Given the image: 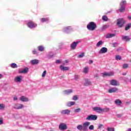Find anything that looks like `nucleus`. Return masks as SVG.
Wrapping results in <instances>:
<instances>
[{
	"label": "nucleus",
	"mask_w": 131,
	"mask_h": 131,
	"mask_svg": "<svg viewBox=\"0 0 131 131\" xmlns=\"http://www.w3.org/2000/svg\"><path fill=\"white\" fill-rule=\"evenodd\" d=\"M110 84H111V85H114V86H118L120 85V83L116 80H112L110 81Z\"/></svg>",
	"instance_id": "obj_10"
},
{
	"label": "nucleus",
	"mask_w": 131,
	"mask_h": 131,
	"mask_svg": "<svg viewBox=\"0 0 131 131\" xmlns=\"http://www.w3.org/2000/svg\"><path fill=\"white\" fill-rule=\"evenodd\" d=\"M107 131H114V128L108 127L107 128Z\"/></svg>",
	"instance_id": "obj_43"
},
{
	"label": "nucleus",
	"mask_w": 131,
	"mask_h": 131,
	"mask_svg": "<svg viewBox=\"0 0 131 131\" xmlns=\"http://www.w3.org/2000/svg\"><path fill=\"white\" fill-rule=\"evenodd\" d=\"M41 52H43V50H34L32 53L33 55H41Z\"/></svg>",
	"instance_id": "obj_12"
},
{
	"label": "nucleus",
	"mask_w": 131,
	"mask_h": 131,
	"mask_svg": "<svg viewBox=\"0 0 131 131\" xmlns=\"http://www.w3.org/2000/svg\"><path fill=\"white\" fill-rule=\"evenodd\" d=\"M55 63H56V64H59V63H61V60L57 59L56 60Z\"/></svg>",
	"instance_id": "obj_51"
},
{
	"label": "nucleus",
	"mask_w": 131,
	"mask_h": 131,
	"mask_svg": "<svg viewBox=\"0 0 131 131\" xmlns=\"http://www.w3.org/2000/svg\"><path fill=\"white\" fill-rule=\"evenodd\" d=\"M46 74H47V71L45 70L43 72L42 77H45V76H46Z\"/></svg>",
	"instance_id": "obj_49"
},
{
	"label": "nucleus",
	"mask_w": 131,
	"mask_h": 131,
	"mask_svg": "<svg viewBox=\"0 0 131 131\" xmlns=\"http://www.w3.org/2000/svg\"><path fill=\"white\" fill-rule=\"evenodd\" d=\"M84 57V52H82L78 56V58H83Z\"/></svg>",
	"instance_id": "obj_39"
},
{
	"label": "nucleus",
	"mask_w": 131,
	"mask_h": 131,
	"mask_svg": "<svg viewBox=\"0 0 131 131\" xmlns=\"http://www.w3.org/2000/svg\"><path fill=\"white\" fill-rule=\"evenodd\" d=\"M94 125H91L90 126H89V129L90 130H93V129H94Z\"/></svg>",
	"instance_id": "obj_47"
},
{
	"label": "nucleus",
	"mask_w": 131,
	"mask_h": 131,
	"mask_svg": "<svg viewBox=\"0 0 131 131\" xmlns=\"http://www.w3.org/2000/svg\"><path fill=\"white\" fill-rule=\"evenodd\" d=\"M14 101H17L18 100V98L17 97H13Z\"/></svg>",
	"instance_id": "obj_56"
},
{
	"label": "nucleus",
	"mask_w": 131,
	"mask_h": 131,
	"mask_svg": "<svg viewBox=\"0 0 131 131\" xmlns=\"http://www.w3.org/2000/svg\"><path fill=\"white\" fill-rule=\"evenodd\" d=\"M28 68H25V69L19 71V73H23V74H26L27 73V72H28Z\"/></svg>",
	"instance_id": "obj_23"
},
{
	"label": "nucleus",
	"mask_w": 131,
	"mask_h": 131,
	"mask_svg": "<svg viewBox=\"0 0 131 131\" xmlns=\"http://www.w3.org/2000/svg\"><path fill=\"white\" fill-rule=\"evenodd\" d=\"M97 119L98 116L97 115H91L86 118V120H97Z\"/></svg>",
	"instance_id": "obj_5"
},
{
	"label": "nucleus",
	"mask_w": 131,
	"mask_h": 131,
	"mask_svg": "<svg viewBox=\"0 0 131 131\" xmlns=\"http://www.w3.org/2000/svg\"><path fill=\"white\" fill-rule=\"evenodd\" d=\"M130 26H131L130 23L126 25L125 26V30H126V31L128 30V29H129V28H130Z\"/></svg>",
	"instance_id": "obj_32"
},
{
	"label": "nucleus",
	"mask_w": 131,
	"mask_h": 131,
	"mask_svg": "<svg viewBox=\"0 0 131 131\" xmlns=\"http://www.w3.org/2000/svg\"><path fill=\"white\" fill-rule=\"evenodd\" d=\"M27 26L29 28L32 29L33 28H35V27L37 26V25L33 23L32 21H30L27 23Z\"/></svg>",
	"instance_id": "obj_4"
},
{
	"label": "nucleus",
	"mask_w": 131,
	"mask_h": 131,
	"mask_svg": "<svg viewBox=\"0 0 131 131\" xmlns=\"http://www.w3.org/2000/svg\"><path fill=\"white\" fill-rule=\"evenodd\" d=\"M94 76H95V77H97V78H99L100 77V76H99V74H96L94 75Z\"/></svg>",
	"instance_id": "obj_54"
},
{
	"label": "nucleus",
	"mask_w": 131,
	"mask_h": 131,
	"mask_svg": "<svg viewBox=\"0 0 131 131\" xmlns=\"http://www.w3.org/2000/svg\"><path fill=\"white\" fill-rule=\"evenodd\" d=\"M131 38L128 36H122V40H125V41H129Z\"/></svg>",
	"instance_id": "obj_18"
},
{
	"label": "nucleus",
	"mask_w": 131,
	"mask_h": 131,
	"mask_svg": "<svg viewBox=\"0 0 131 131\" xmlns=\"http://www.w3.org/2000/svg\"><path fill=\"white\" fill-rule=\"evenodd\" d=\"M124 24H125V20L123 18H119L117 19V25H118L119 27H122Z\"/></svg>",
	"instance_id": "obj_3"
},
{
	"label": "nucleus",
	"mask_w": 131,
	"mask_h": 131,
	"mask_svg": "<svg viewBox=\"0 0 131 131\" xmlns=\"http://www.w3.org/2000/svg\"><path fill=\"white\" fill-rule=\"evenodd\" d=\"M54 53H53L52 52L50 53L49 55H48V57L51 59V58H53V57H54Z\"/></svg>",
	"instance_id": "obj_42"
},
{
	"label": "nucleus",
	"mask_w": 131,
	"mask_h": 131,
	"mask_svg": "<svg viewBox=\"0 0 131 131\" xmlns=\"http://www.w3.org/2000/svg\"><path fill=\"white\" fill-rule=\"evenodd\" d=\"M93 60H89V64H93Z\"/></svg>",
	"instance_id": "obj_57"
},
{
	"label": "nucleus",
	"mask_w": 131,
	"mask_h": 131,
	"mask_svg": "<svg viewBox=\"0 0 131 131\" xmlns=\"http://www.w3.org/2000/svg\"><path fill=\"white\" fill-rule=\"evenodd\" d=\"M77 128L79 130H82V128H83V126H82V125H78L77 126Z\"/></svg>",
	"instance_id": "obj_36"
},
{
	"label": "nucleus",
	"mask_w": 131,
	"mask_h": 131,
	"mask_svg": "<svg viewBox=\"0 0 131 131\" xmlns=\"http://www.w3.org/2000/svg\"><path fill=\"white\" fill-rule=\"evenodd\" d=\"M110 110V109L109 108H102L101 113H103V112H109Z\"/></svg>",
	"instance_id": "obj_31"
},
{
	"label": "nucleus",
	"mask_w": 131,
	"mask_h": 131,
	"mask_svg": "<svg viewBox=\"0 0 131 131\" xmlns=\"http://www.w3.org/2000/svg\"><path fill=\"white\" fill-rule=\"evenodd\" d=\"M60 69H61V70H62L63 71L69 70V68L67 67H64V66H62V65L60 66Z\"/></svg>",
	"instance_id": "obj_27"
},
{
	"label": "nucleus",
	"mask_w": 131,
	"mask_h": 131,
	"mask_svg": "<svg viewBox=\"0 0 131 131\" xmlns=\"http://www.w3.org/2000/svg\"><path fill=\"white\" fill-rule=\"evenodd\" d=\"M5 109V104L0 103V110H3Z\"/></svg>",
	"instance_id": "obj_40"
},
{
	"label": "nucleus",
	"mask_w": 131,
	"mask_h": 131,
	"mask_svg": "<svg viewBox=\"0 0 131 131\" xmlns=\"http://www.w3.org/2000/svg\"><path fill=\"white\" fill-rule=\"evenodd\" d=\"M122 75H126V73H123L122 74Z\"/></svg>",
	"instance_id": "obj_62"
},
{
	"label": "nucleus",
	"mask_w": 131,
	"mask_h": 131,
	"mask_svg": "<svg viewBox=\"0 0 131 131\" xmlns=\"http://www.w3.org/2000/svg\"><path fill=\"white\" fill-rule=\"evenodd\" d=\"M101 50H107V48L105 47H103Z\"/></svg>",
	"instance_id": "obj_58"
},
{
	"label": "nucleus",
	"mask_w": 131,
	"mask_h": 131,
	"mask_svg": "<svg viewBox=\"0 0 131 131\" xmlns=\"http://www.w3.org/2000/svg\"><path fill=\"white\" fill-rule=\"evenodd\" d=\"M107 28H109V25H105L102 27V30L107 29Z\"/></svg>",
	"instance_id": "obj_38"
},
{
	"label": "nucleus",
	"mask_w": 131,
	"mask_h": 131,
	"mask_svg": "<svg viewBox=\"0 0 131 131\" xmlns=\"http://www.w3.org/2000/svg\"><path fill=\"white\" fill-rule=\"evenodd\" d=\"M72 93H73V90H72V89L67 90L63 91V94L64 95H70V94H72Z\"/></svg>",
	"instance_id": "obj_19"
},
{
	"label": "nucleus",
	"mask_w": 131,
	"mask_h": 131,
	"mask_svg": "<svg viewBox=\"0 0 131 131\" xmlns=\"http://www.w3.org/2000/svg\"><path fill=\"white\" fill-rule=\"evenodd\" d=\"M13 108L17 110L23 109L24 105L20 103H15L13 106Z\"/></svg>",
	"instance_id": "obj_7"
},
{
	"label": "nucleus",
	"mask_w": 131,
	"mask_h": 131,
	"mask_svg": "<svg viewBox=\"0 0 131 131\" xmlns=\"http://www.w3.org/2000/svg\"><path fill=\"white\" fill-rule=\"evenodd\" d=\"M93 111L98 112V113H102V108L100 107H93Z\"/></svg>",
	"instance_id": "obj_20"
},
{
	"label": "nucleus",
	"mask_w": 131,
	"mask_h": 131,
	"mask_svg": "<svg viewBox=\"0 0 131 131\" xmlns=\"http://www.w3.org/2000/svg\"><path fill=\"white\" fill-rule=\"evenodd\" d=\"M118 92V89L117 88H112L108 90V93L112 94L113 93H117Z\"/></svg>",
	"instance_id": "obj_11"
},
{
	"label": "nucleus",
	"mask_w": 131,
	"mask_h": 131,
	"mask_svg": "<svg viewBox=\"0 0 131 131\" xmlns=\"http://www.w3.org/2000/svg\"><path fill=\"white\" fill-rule=\"evenodd\" d=\"M83 84L85 86H90V85H92V82L89 79H84L83 80Z\"/></svg>",
	"instance_id": "obj_8"
},
{
	"label": "nucleus",
	"mask_w": 131,
	"mask_h": 131,
	"mask_svg": "<svg viewBox=\"0 0 131 131\" xmlns=\"http://www.w3.org/2000/svg\"><path fill=\"white\" fill-rule=\"evenodd\" d=\"M78 99V98L77 97V96H74L73 97V100L74 101H76Z\"/></svg>",
	"instance_id": "obj_46"
},
{
	"label": "nucleus",
	"mask_w": 131,
	"mask_h": 131,
	"mask_svg": "<svg viewBox=\"0 0 131 131\" xmlns=\"http://www.w3.org/2000/svg\"><path fill=\"white\" fill-rule=\"evenodd\" d=\"M91 124V122H86L83 124V128L86 129Z\"/></svg>",
	"instance_id": "obj_24"
},
{
	"label": "nucleus",
	"mask_w": 131,
	"mask_h": 131,
	"mask_svg": "<svg viewBox=\"0 0 131 131\" xmlns=\"http://www.w3.org/2000/svg\"><path fill=\"white\" fill-rule=\"evenodd\" d=\"M59 128L60 130H64L67 129V125L64 123H61L59 125Z\"/></svg>",
	"instance_id": "obj_13"
},
{
	"label": "nucleus",
	"mask_w": 131,
	"mask_h": 131,
	"mask_svg": "<svg viewBox=\"0 0 131 131\" xmlns=\"http://www.w3.org/2000/svg\"><path fill=\"white\" fill-rule=\"evenodd\" d=\"M41 22H48V21H49V18L48 17H46V18H41V20H40Z\"/></svg>",
	"instance_id": "obj_30"
},
{
	"label": "nucleus",
	"mask_w": 131,
	"mask_h": 131,
	"mask_svg": "<svg viewBox=\"0 0 131 131\" xmlns=\"http://www.w3.org/2000/svg\"><path fill=\"white\" fill-rule=\"evenodd\" d=\"M73 105H75V101H70L67 103V106H68V107H71V106H73Z\"/></svg>",
	"instance_id": "obj_26"
},
{
	"label": "nucleus",
	"mask_w": 131,
	"mask_h": 131,
	"mask_svg": "<svg viewBox=\"0 0 131 131\" xmlns=\"http://www.w3.org/2000/svg\"><path fill=\"white\" fill-rule=\"evenodd\" d=\"M103 77H106L107 76H113L114 73L113 72H104L101 73Z\"/></svg>",
	"instance_id": "obj_6"
},
{
	"label": "nucleus",
	"mask_w": 131,
	"mask_h": 131,
	"mask_svg": "<svg viewBox=\"0 0 131 131\" xmlns=\"http://www.w3.org/2000/svg\"><path fill=\"white\" fill-rule=\"evenodd\" d=\"M96 28H97V25L93 21L89 23L87 25V29H88V30L94 31V30H95Z\"/></svg>",
	"instance_id": "obj_1"
},
{
	"label": "nucleus",
	"mask_w": 131,
	"mask_h": 131,
	"mask_svg": "<svg viewBox=\"0 0 131 131\" xmlns=\"http://www.w3.org/2000/svg\"><path fill=\"white\" fill-rule=\"evenodd\" d=\"M78 78H79V76H78L77 75H75V79L76 80H77V79H78Z\"/></svg>",
	"instance_id": "obj_50"
},
{
	"label": "nucleus",
	"mask_w": 131,
	"mask_h": 131,
	"mask_svg": "<svg viewBox=\"0 0 131 131\" xmlns=\"http://www.w3.org/2000/svg\"><path fill=\"white\" fill-rule=\"evenodd\" d=\"M107 50H100L99 52V54H105L107 53Z\"/></svg>",
	"instance_id": "obj_33"
},
{
	"label": "nucleus",
	"mask_w": 131,
	"mask_h": 131,
	"mask_svg": "<svg viewBox=\"0 0 131 131\" xmlns=\"http://www.w3.org/2000/svg\"><path fill=\"white\" fill-rule=\"evenodd\" d=\"M98 128L100 129L101 128H104V125L99 124L98 125Z\"/></svg>",
	"instance_id": "obj_44"
},
{
	"label": "nucleus",
	"mask_w": 131,
	"mask_h": 131,
	"mask_svg": "<svg viewBox=\"0 0 131 131\" xmlns=\"http://www.w3.org/2000/svg\"><path fill=\"white\" fill-rule=\"evenodd\" d=\"M89 69L90 68H89V67H85V68H84L83 70V73H85V74H88L89 73Z\"/></svg>",
	"instance_id": "obj_28"
},
{
	"label": "nucleus",
	"mask_w": 131,
	"mask_h": 131,
	"mask_svg": "<svg viewBox=\"0 0 131 131\" xmlns=\"http://www.w3.org/2000/svg\"><path fill=\"white\" fill-rule=\"evenodd\" d=\"M0 124H4V121L0 118Z\"/></svg>",
	"instance_id": "obj_55"
},
{
	"label": "nucleus",
	"mask_w": 131,
	"mask_h": 131,
	"mask_svg": "<svg viewBox=\"0 0 131 131\" xmlns=\"http://www.w3.org/2000/svg\"><path fill=\"white\" fill-rule=\"evenodd\" d=\"M102 20H103V21H108V17L104 15L102 17Z\"/></svg>",
	"instance_id": "obj_41"
},
{
	"label": "nucleus",
	"mask_w": 131,
	"mask_h": 131,
	"mask_svg": "<svg viewBox=\"0 0 131 131\" xmlns=\"http://www.w3.org/2000/svg\"><path fill=\"white\" fill-rule=\"evenodd\" d=\"M2 77H3V75H2V74H0V78H2Z\"/></svg>",
	"instance_id": "obj_61"
},
{
	"label": "nucleus",
	"mask_w": 131,
	"mask_h": 131,
	"mask_svg": "<svg viewBox=\"0 0 131 131\" xmlns=\"http://www.w3.org/2000/svg\"><path fill=\"white\" fill-rule=\"evenodd\" d=\"M114 103L115 104H116V105H117L118 106H120V105L122 104V101H121V100H120V99H116V100H115Z\"/></svg>",
	"instance_id": "obj_25"
},
{
	"label": "nucleus",
	"mask_w": 131,
	"mask_h": 131,
	"mask_svg": "<svg viewBox=\"0 0 131 131\" xmlns=\"http://www.w3.org/2000/svg\"><path fill=\"white\" fill-rule=\"evenodd\" d=\"M80 41H76V42H73L71 45V49H73V50L75 49V48H76V46L79 43Z\"/></svg>",
	"instance_id": "obj_15"
},
{
	"label": "nucleus",
	"mask_w": 131,
	"mask_h": 131,
	"mask_svg": "<svg viewBox=\"0 0 131 131\" xmlns=\"http://www.w3.org/2000/svg\"><path fill=\"white\" fill-rule=\"evenodd\" d=\"M46 49L43 46H40L38 47V50H45Z\"/></svg>",
	"instance_id": "obj_48"
},
{
	"label": "nucleus",
	"mask_w": 131,
	"mask_h": 131,
	"mask_svg": "<svg viewBox=\"0 0 131 131\" xmlns=\"http://www.w3.org/2000/svg\"><path fill=\"white\" fill-rule=\"evenodd\" d=\"M115 59L117 60V61H120V60H121L122 57L120 55H116Z\"/></svg>",
	"instance_id": "obj_34"
},
{
	"label": "nucleus",
	"mask_w": 131,
	"mask_h": 131,
	"mask_svg": "<svg viewBox=\"0 0 131 131\" xmlns=\"http://www.w3.org/2000/svg\"><path fill=\"white\" fill-rule=\"evenodd\" d=\"M30 63L32 65H36V64H38V63H39V60L37 59L31 60L30 61Z\"/></svg>",
	"instance_id": "obj_17"
},
{
	"label": "nucleus",
	"mask_w": 131,
	"mask_h": 131,
	"mask_svg": "<svg viewBox=\"0 0 131 131\" xmlns=\"http://www.w3.org/2000/svg\"><path fill=\"white\" fill-rule=\"evenodd\" d=\"M112 46H113V48H116V47H117V46H118V43H117V42L113 43L112 44Z\"/></svg>",
	"instance_id": "obj_45"
},
{
	"label": "nucleus",
	"mask_w": 131,
	"mask_h": 131,
	"mask_svg": "<svg viewBox=\"0 0 131 131\" xmlns=\"http://www.w3.org/2000/svg\"><path fill=\"white\" fill-rule=\"evenodd\" d=\"M20 100L21 102H28L29 101V99H28V98H27L25 96H21L20 98Z\"/></svg>",
	"instance_id": "obj_22"
},
{
	"label": "nucleus",
	"mask_w": 131,
	"mask_h": 131,
	"mask_svg": "<svg viewBox=\"0 0 131 131\" xmlns=\"http://www.w3.org/2000/svg\"><path fill=\"white\" fill-rule=\"evenodd\" d=\"M102 45H103V41H99L96 44V47H100V46H102Z\"/></svg>",
	"instance_id": "obj_37"
},
{
	"label": "nucleus",
	"mask_w": 131,
	"mask_h": 131,
	"mask_svg": "<svg viewBox=\"0 0 131 131\" xmlns=\"http://www.w3.org/2000/svg\"><path fill=\"white\" fill-rule=\"evenodd\" d=\"M126 131H131V128H128Z\"/></svg>",
	"instance_id": "obj_59"
},
{
	"label": "nucleus",
	"mask_w": 131,
	"mask_h": 131,
	"mask_svg": "<svg viewBox=\"0 0 131 131\" xmlns=\"http://www.w3.org/2000/svg\"><path fill=\"white\" fill-rule=\"evenodd\" d=\"M61 114L63 115H69L70 114V110H64L60 112Z\"/></svg>",
	"instance_id": "obj_14"
},
{
	"label": "nucleus",
	"mask_w": 131,
	"mask_h": 131,
	"mask_svg": "<svg viewBox=\"0 0 131 131\" xmlns=\"http://www.w3.org/2000/svg\"><path fill=\"white\" fill-rule=\"evenodd\" d=\"M22 78H23L22 76H17L15 78L14 81L15 82H20V81L22 80Z\"/></svg>",
	"instance_id": "obj_16"
},
{
	"label": "nucleus",
	"mask_w": 131,
	"mask_h": 131,
	"mask_svg": "<svg viewBox=\"0 0 131 131\" xmlns=\"http://www.w3.org/2000/svg\"><path fill=\"white\" fill-rule=\"evenodd\" d=\"M127 18L129 20H131V16H128Z\"/></svg>",
	"instance_id": "obj_60"
},
{
	"label": "nucleus",
	"mask_w": 131,
	"mask_h": 131,
	"mask_svg": "<svg viewBox=\"0 0 131 131\" xmlns=\"http://www.w3.org/2000/svg\"><path fill=\"white\" fill-rule=\"evenodd\" d=\"M62 30L64 33H70L72 31V28L71 27H64Z\"/></svg>",
	"instance_id": "obj_9"
},
{
	"label": "nucleus",
	"mask_w": 131,
	"mask_h": 131,
	"mask_svg": "<svg viewBox=\"0 0 131 131\" xmlns=\"http://www.w3.org/2000/svg\"><path fill=\"white\" fill-rule=\"evenodd\" d=\"M10 67H11V68H18V65H17V64L15 63H12L11 64H10Z\"/></svg>",
	"instance_id": "obj_29"
},
{
	"label": "nucleus",
	"mask_w": 131,
	"mask_h": 131,
	"mask_svg": "<svg viewBox=\"0 0 131 131\" xmlns=\"http://www.w3.org/2000/svg\"><path fill=\"white\" fill-rule=\"evenodd\" d=\"M116 34L114 33H108L106 35V38H112V37H115Z\"/></svg>",
	"instance_id": "obj_21"
},
{
	"label": "nucleus",
	"mask_w": 131,
	"mask_h": 131,
	"mask_svg": "<svg viewBox=\"0 0 131 131\" xmlns=\"http://www.w3.org/2000/svg\"><path fill=\"white\" fill-rule=\"evenodd\" d=\"M80 108H77L75 110V112H80Z\"/></svg>",
	"instance_id": "obj_52"
},
{
	"label": "nucleus",
	"mask_w": 131,
	"mask_h": 131,
	"mask_svg": "<svg viewBox=\"0 0 131 131\" xmlns=\"http://www.w3.org/2000/svg\"><path fill=\"white\" fill-rule=\"evenodd\" d=\"M122 68L123 69H126L128 68V64H127V63H124L122 65Z\"/></svg>",
	"instance_id": "obj_35"
},
{
	"label": "nucleus",
	"mask_w": 131,
	"mask_h": 131,
	"mask_svg": "<svg viewBox=\"0 0 131 131\" xmlns=\"http://www.w3.org/2000/svg\"><path fill=\"white\" fill-rule=\"evenodd\" d=\"M69 62V61H68V60H66L64 61V62L63 63V65H66V63H68Z\"/></svg>",
	"instance_id": "obj_53"
},
{
	"label": "nucleus",
	"mask_w": 131,
	"mask_h": 131,
	"mask_svg": "<svg viewBox=\"0 0 131 131\" xmlns=\"http://www.w3.org/2000/svg\"><path fill=\"white\" fill-rule=\"evenodd\" d=\"M126 5V1H122V2L120 4V9L117 10V12L119 13L120 12L121 13H123L125 11V7H124Z\"/></svg>",
	"instance_id": "obj_2"
}]
</instances>
